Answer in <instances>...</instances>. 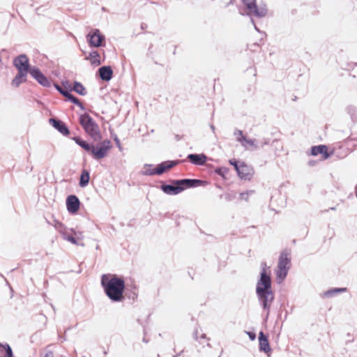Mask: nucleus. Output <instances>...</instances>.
I'll return each instance as SVG.
<instances>
[{"label":"nucleus","mask_w":357,"mask_h":357,"mask_svg":"<svg viewBox=\"0 0 357 357\" xmlns=\"http://www.w3.org/2000/svg\"><path fill=\"white\" fill-rule=\"evenodd\" d=\"M78 122L93 142H89L80 136H74L71 139L96 161L107 157L113 145L109 139H102L98 123L86 112L79 114Z\"/></svg>","instance_id":"nucleus-1"},{"label":"nucleus","mask_w":357,"mask_h":357,"mask_svg":"<svg viewBox=\"0 0 357 357\" xmlns=\"http://www.w3.org/2000/svg\"><path fill=\"white\" fill-rule=\"evenodd\" d=\"M261 271L257 281L255 293L259 301L260 307L266 314L264 321L266 322L271 311V307L275 301V292L272 287L271 271L266 261L260 264Z\"/></svg>","instance_id":"nucleus-2"},{"label":"nucleus","mask_w":357,"mask_h":357,"mask_svg":"<svg viewBox=\"0 0 357 357\" xmlns=\"http://www.w3.org/2000/svg\"><path fill=\"white\" fill-rule=\"evenodd\" d=\"M100 283L104 293L112 302L121 303L125 300L126 282L123 277L102 274Z\"/></svg>","instance_id":"nucleus-3"},{"label":"nucleus","mask_w":357,"mask_h":357,"mask_svg":"<svg viewBox=\"0 0 357 357\" xmlns=\"http://www.w3.org/2000/svg\"><path fill=\"white\" fill-rule=\"evenodd\" d=\"M289 255V254L286 250H283L280 254L275 270V280L278 284H281L284 281L291 268V257Z\"/></svg>","instance_id":"nucleus-4"},{"label":"nucleus","mask_w":357,"mask_h":357,"mask_svg":"<svg viewBox=\"0 0 357 357\" xmlns=\"http://www.w3.org/2000/svg\"><path fill=\"white\" fill-rule=\"evenodd\" d=\"M245 9L247 10L248 15H255L257 17L261 18L266 15L268 9L266 6L259 5L257 6V0H241Z\"/></svg>","instance_id":"nucleus-5"},{"label":"nucleus","mask_w":357,"mask_h":357,"mask_svg":"<svg viewBox=\"0 0 357 357\" xmlns=\"http://www.w3.org/2000/svg\"><path fill=\"white\" fill-rule=\"evenodd\" d=\"M328 147L326 144L312 146L310 148V155L312 156H317L321 155L324 160H328L332 155H335L336 157L340 158L339 155L335 150L328 151ZM344 157V156L340 157V158H343Z\"/></svg>","instance_id":"nucleus-6"},{"label":"nucleus","mask_w":357,"mask_h":357,"mask_svg":"<svg viewBox=\"0 0 357 357\" xmlns=\"http://www.w3.org/2000/svg\"><path fill=\"white\" fill-rule=\"evenodd\" d=\"M176 184L179 185L181 188V192L190 188H195L200 186H206L208 182L206 180L199 178H181L177 179Z\"/></svg>","instance_id":"nucleus-7"},{"label":"nucleus","mask_w":357,"mask_h":357,"mask_svg":"<svg viewBox=\"0 0 357 357\" xmlns=\"http://www.w3.org/2000/svg\"><path fill=\"white\" fill-rule=\"evenodd\" d=\"M87 41L91 47H102L105 45V36L98 29H92L86 36Z\"/></svg>","instance_id":"nucleus-8"},{"label":"nucleus","mask_w":357,"mask_h":357,"mask_svg":"<svg viewBox=\"0 0 357 357\" xmlns=\"http://www.w3.org/2000/svg\"><path fill=\"white\" fill-rule=\"evenodd\" d=\"M177 179H171L170 183H167L164 181H160V185L158 188L165 194L168 195H177L180 194L181 188L179 185L176 184Z\"/></svg>","instance_id":"nucleus-9"},{"label":"nucleus","mask_w":357,"mask_h":357,"mask_svg":"<svg viewBox=\"0 0 357 357\" xmlns=\"http://www.w3.org/2000/svg\"><path fill=\"white\" fill-rule=\"evenodd\" d=\"M82 203L76 195L71 194L67 196L66 205L68 212L71 215L77 214Z\"/></svg>","instance_id":"nucleus-10"},{"label":"nucleus","mask_w":357,"mask_h":357,"mask_svg":"<svg viewBox=\"0 0 357 357\" xmlns=\"http://www.w3.org/2000/svg\"><path fill=\"white\" fill-rule=\"evenodd\" d=\"M30 75L41 86L44 87H50L52 82L40 68H31Z\"/></svg>","instance_id":"nucleus-11"},{"label":"nucleus","mask_w":357,"mask_h":357,"mask_svg":"<svg viewBox=\"0 0 357 357\" xmlns=\"http://www.w3.org/2000/svg\"><path fill=\"white\" fill-rule=\"evenodd\" d=\"M50 124L58 132L62 134L63 136L68 137L70 134V130L68 125L62 120L53 117L49 119Z\"/></svg>","instance_id":"nucleus-12"},{"label":"nucleus","mask_w":357,"mask_h":357,"mask_svg":"<svg viewBox=\"0 0 357 357\" xmlns=\"http://www.w3.org/2000/svg\"><path fill=\"white\" fill-rule=\"evenodd\" d=\"M17 73L13 79L11 85L13 87H19L20 85L26 81L27 75L29 74L31 68H17Z\"/></svg>","instance_id":"nucleus-13"},{"label":"nucleus","mask_w":357,"mask_h":357,"mask_svg":"<svg viewBox=\"0 0 357 357\" xmlns=\"http://www.w3.org/2000/svg\"><path fill=\"white\" fill-rule=\"evenodd\" d=\"M254 169L251 165H248L245 162H242L241 166L237 176L245 181H250L253 174Z\"/></svg>","instance_id":"nucleus-14"},{"label":"nucleus","mask_w":357,"mask_h":357,"mask_svg":"<svg viewBox=\"0 0 357 357\" xmlns=\"http://www.w3.org/2000/svg\"><path fill=\"white\" fill-rule=\"evenodd\" d=\"M259 340V350L261 352H264L268 355L271 352V348L270 346L268 336L265 335L264 333L261 331L258 336Z\"/></svg>","instance_id":"nucleus-15"},{"label":"nucleus","mask_w":357,"mask_h":357,"mask_svg":"<svg viewBox=\"0 0 357 357\" xmlns=\"http://www.w3.org/2000/svg\"><path fill=\"white\" fill-rule=\"evenodd\" d=\"M114 76L113 68H98L96 77L103 82H109Z\"/></svg>","instance_id":"nucleus-16"},{"label":"nucleus","mask_w":357,"mask_h":357,"mask_svg":"<svg viewBox=\"0 0 357 357\" xmlns=\"http://www.w3.org/2000/svg\"><path fill=\"white\" fill-rule=\"evenodd\" d=\"M187 159L192 164L197 166L203 165L205 162L210 160L204 153H190L188 155Z\"/></svg>","instance_id":"nucleus-17"},{"label":"nucleus","mask_w":357,"mask_h":357,"mask_svg":"<svg viewBox=\"0 0 357 357\" xmlns=\"http://www.w3.org/2000/svg\"><path fill=\"white\" fill-rule=\"evenodd\" d=\"M13 67H32L29 64V59L25 54H21L15 57L13 61Z\"/></svg>","instance_id":"nucleus-18"},{"label":"nucleus","mask_w":357,"mask_h":357,"mask_svg":"<svg viewBox=\"0 0 357 357\" xmlns=\"http://www.w3.org/2000/svg\"><path fill=\"white\" fill-rule=\"evenodd\" d=\"M139 174L143 176H155L157 175L156 173V166L153 164H144L143 165L142 169L140 171Z\"/></svg>","instance_id":"nucleus-19"},{"label":"nucleus","mask_w":357,"mask_h":357,"mask_svg":"<svg viewBox=\"0 0 357 357\" xmlns=\"http://www.w3.org/2000/svg\"><path fill=\"white\" fill-rule=\"evenodd\" d=\"M0 353L1 357H15L11 347L7 342H0Z\"/></svg>","instance_id":"nucleus-20"},{"label":"nucleus","mask_w":357,"mask_h":357,"mask_svg":"<svg viewBox=\"0 0 357 357\" xmlns=\"http://www.w3.org/2000/svg\"><path fill=\"white\" fill-rule=\"evenodd\" d=\"M90 181V172L86 169H84L80 174L79 180V185L81 188L86 187Z\"/></svg>","instance_id":"nucleus-21"},{"label":"nucleus","mask_w":357,"mask_h":357,"mask_svg":"<svg viewBox=\"0 0 357 357\" xmlns=\"http://www.w3.org/2000/svg\"><path fill=\"white\" fill-rule=\"evenodd\" d=\"M61 234L64 240L68 241V242H70L73 245H80L82 246L84 245L83 243H79V238L77 236L76 234L73 235L66 231H61Z\"/></svg>","instance_id":"nucleus-22"},{"label":"nucleus","mask_w":357,"mask_h":357,"mask_svg":"<svg viewBox=\"0 0 357 357\" xmlns=\"http://www.w3.org/2000/svg\"><path fill=\"white\" fill-rule=\"evenodd\" d=\"M73 91L82 96H84L87 94L86 87L80 82L77 80L73 81Z\"/></svg>","instance_id":"nucleus-23"},{"label":"nucleus","mask_w":357,"mask_h":357,"mask_svg":"<svg viewBox=\"0 0 357 357\" xmlns=\"http://www.w3.org/2000/svg\"><path fill=\"white\" fill-rule=\"evenodd\" d=\"M347 291V287H333L324 292V297H333L339 294L346 292Z\"/></svg>","instance_id":"nucleus-24"},{"label":"nucleus","mask_w":357,"mask_h":357,"mask_svg":"<svg viewBox=\"0 0 357 357\" xmlns=\"http://www.w3.org/2000/svg\"><path fill=\"white\" fill-rule=\"evenodd\" d=\"M89 60L91 65L98 66L100 64V56L97 51H92L86 58Z\"/></svg>","instance_id":"nucleus-25"},{"label":"nucleus","mask_w":357,"mask_h":357,"mask_svg":"<svg viewBox=\"0 0 357 357\" xmlns=\"http://www.w3.org/2000/svg\"><path fill=\"white\" fill-rule=\"evenodd\" d=\"M241 145L245 149H247L248 146H253L255 149H257L259 147V141L255 139L248 138L247 137L245 139H243Z\"/></svg>","instance_id":"nucleus-26"},{"label":"nucleus","mask_w":357,"mask_h":357,"mask_svg":"<svg viewBox=\"0 0 357 357\" xmlns=\"http://www.w3.org/2000/svg\"><path fill=\"white\" fill-rule=\"evenodd\" d=\"M229 169L226 167H218L214 169V173L220 176L223 180H227V174L229 172Z\"/></svg>","instance_id":"nucleus-27"},{"label":"nucleus","mask_w":357,"mask_h":357,"mask_svg":"<svg viewBox=\"0 0 357 357\" xmlns=\"http://www.w3.org/2000/svg\"><path fill=\"white\" fill-rule=\"evenodd\" d=\"M242 162V160H240L235 158L229 160V165L234 167L235 171L236 172V174H238V172L240 170Z\"/></svg>","instance_id":"nucleus-28"},{"label":"nucleus","mask_w":357,"mask_h":357,"mask_svg":"<svg viewBox=\"0 0 357 357\" xmlns=\"http://www.w3.org/2000/svg\"><path fill=\"white\" fill-rule=\"evenodd\" d=\"M242 162V160H240L235 158L229 160V165L234 167L235 171L236 172V174H238V172L240 170Z\"/></svg>","instance_id":"nucleus-29"},{"label":"nucleus","mask_w":357,"mask_h":357,"mask_svg":"<svg viewBox=\"0 0 357 357\" xmlns=\"http://www.w3.org/2000/svg\"><path fill=\"white\" fill-rule=\"evenodd\" d=\"M219 197L220 199L224 198L226 202H231V201H233V200H234L236 199V195L234 192H226V193L220 195Z\"/></svg>","instance_id":"nucleus-30"},{"label":"nucleus","mask_w":357,"mask_h":357,"mask_svg":"<svg viewBox=\"0 0 357 357\" xmlns=\"http://www.w3.org/2000/svg\"><path fill=\"white\" fill-rule=\"evenodd\" d=\"M263 38H261L259 40V43H254L250 45H248V49L251 52H257L261 49V45L263 44Z\"/></svg>","instance_id":"nucleus-31"},{"label":"nucleus","mask_w":357,"mask_h":357,"mask_svg":"<svg viewBox=\"0 0 357 357\" xmlns=\"http://www.w3.org/2000/svg\"><path fill=\"white\" fill-rule=\"evenodd\" d=\"M64 98H66V101L70 102L75 105H77L78 102L80 101L79 99L75 96L73 95L72 93L68 92Z\"/></svg>","instance_id":"nucleus-32"},{"label":"nucleus","mask_w":357,"mask_h":357,"mask_svg":"<svg viewBox=\"0 0 357 357\" xmlns=\"http://www.w3.org/2000/svg\"><path fill=\"white\" fill-rule=\"evenodd\" d=\"M61 84L64 91H67L68 93H71L73 91V84L70 82V81L67 79L63 80L61 81Z\"/></svg>","instance_id":"nucleus-33"},{"label":"nucleus","mask_w":357,"mask_h":357,"mask_svg":"<svg viewBox=\"0 0 357 357\" xmlns=\"http://www.w3.org/2000/svg\"><path fill=\"white\" fill-rule=\"evenodd\" d=\"M167 172L164 162H162L156 165L157 175L160 176Z\"/></svg>","instance_id":"nucleus-34"},{"label":"nucleus","mask_w":357,"mask_h":357,"mask_svg":"<svg viewBox=\"0 0 357 357\" xmlns=\"http://www.w3.org/2000/svg\"><path fill=\"white\" fill-rule=\"evenodd\" d=\"M165 165V167H166V169L167 171L171 169L172 168L174 167L175 166H176L178 163H179V161L178 160H165V161H163Z\"/></svg>","instance_id":"nucleus-35"},{"label":"nucleus","mask_w":357,"mask_h":357,"mask_svg":"<svg viewBox=\"0 0 357 357\" xmlns=\"http://www.w3.org/2000/svg\"><path fill=\"white\" fill-rule=\"evenodd\" d=\"M234 135L236 136V141L241 144L243 143V139L246 138V136L243 135V131L238 129H235Z\"/></svg>","instance_id":"nucleus-36"},{"label":"nucleus","mask_w":357,"mask_h":357,"mask_svg":"<svg viewBox=\"0 0 357 357\" xmlns=\"http://www.w3.org/2000/svg\"><path fill=\"white\" fill-rule=\"evenodd\" d=\"M53 86L63 97H65L68 93L67 91H64V89L57 82L53 83Z\"/></svg>","instance_id":"nucleus-37"},{"label":"nucleus","mask_w":357,"mask_h":357,"mask_svg":"<svg viewBox=\"0 0 357 357\" xmlns=\"http://www.w3.org/2000/svg\"><path fill=\"white\" fill-rule=\"evenodd\" d=\"M112 138L115 142V144L116 146H117V148L119 149L120 151H121L123 150V148H122V146H121V141L120 139H119V137H117L116 135H112Z\"/></svg>","instance_id":"nucleus-38"},{"label":"nucleus","mask_w":357,"mask_h":357,"mask_svg":"<svg viewBox=\"0 0 357 357\" xmlns=\"http://www.w3.org/2000/svg\"><path fill=\"white\" fill-rule=\"evenodd\" d=\"M4 280H5V282H6V286H8V289H9L10 298H12L13 297V296H14V289L12 287V286L10 284L9 282L8 281V280L6 278H4Z\"/></svg>","instance_id":"nucleus-39"},{"label":"nucleus","mask_w":357,"mask_h":357,"mask_svg":"<svg viewBox=\"0 0 357 357\" xmlns=\"http://www.w3.org/2000/svg\"><path fill=\"white\" fill-rule=\"evenodd\" d=\"M245 333L248 335L250 340L253 341L256 339L257 335H256L255 332L250 331H245Z\"/></svg>","instance_id":"nucleus-40"},{"label":"nucleus","mask_w":357,"mask_h":357,"mask_svg":"<svg viewBox=\"0 0 357 357\" xmlns=\"http://www.w3.org/2000/svg\"><path fill=\"white\" fill-rule=\"evenodd\" d=\"M126 294L129 299H132L133 301L137 297V293L135 291V290L129 294L126 293Z\"/></svg>","instance_id":"nucleus-41"},{"label":"nucleus","mask_w":357,"mask_h":357,"mask_svg":"<svg viewBox=\"0 0 357 357\" xmlns=\"http://www.w3.org/2000/svg\"><path fill=\"white\" fill-rule=\"evenodd\" d=\"M270 144V140L268 139H264L263 142H259V147L263 148L265 145H268Z\"/></svg>","instance_id":"nucleus-42"},{"label":"nucleus","mask_w":357,"mask_h":357,"mask_svg":"<svg viewBox=\"0 0 357 357\" xmlns=\"http://www.w3.org/2000/svg\"><path fill=\"white\" fill-rule=\"evenodd\" d=\"M240 199L247 201L248 199V192H241L240 193Z\"/></svg>","instance_id":"nucleus-43"},{"label":"nucleus","mask_w":357,"mask_h":357,"mask_svg":"<svg viewBox=\"0 0 357 357\" xmlns=\"http://www.w3.org/2000/svg\"><path fill=\"white\" fill-rule=\"evenodd\" d=\"M250 21L252 22V24L254 25V27H255V29L258 31L259 33H261L262 34H264V36H266V34L264 33V32H261L257 26V25L255 24V21L252 18H250Z\"/></svg>","instance_id":"nucleus-44"},{"label":"nucleus","mask_w":357,"mask_h":357,"mask_svg":"<svg viewBox=\"0 0 357 357\" xmlns=\"http://www.w3.org/2000/svg\"><path fill=\"white\" fill-rule=\"evenodd\" d=\"M43 65L49 66V60L45 55L43 56Z\"/></svg>","instance_id":"nucleus-45"},{"label":"nucleus","mask_w":357,"mask_h":357,"mask_svg":"<svg viewBox=\"0 0 357 357\" xmlns=\"http://www.w3.org/2000/svg\"><path fill=\"white\" fill-rule=\"evenodd\" d=\"M43 357H54L53 352L51 351H47Z\"/></svg>","instance_id":"nucleus-46"},{"label":"nucleus","mask_w":357,"mask_h":357,"mask_svg":"<svg viewBox=\"0 0 357 357\" xmlns=\"http://www.w3.org/2000/svg\"><path fill=\"white\" fill-rule=\"evenodd\" d=\"M77 106L79 107L82 110H85L86 109L85 106L81 102V101H79L78 102Z\"/></svg>","instance_id":"nucleus-47"},{"label":"nucleus","mask_w":357,"mask_h":357,"mask_svg":"<svg viewBox=\"0 0 357 357\" xmlns=\"http://www.w3.org/2000/svg\"><path fill=\"white\" fill-rule=\"evenodd\" d=\"M147 26H147V24H146V23H144V22H143V23H142V24H141V29H146V28H147Z\"/></svg>","instance_id":"nucleus-48"},{"label":"nucleus","mask_w":357,"mask_h":357,"mask_svg":"<svg viewBox=\"0 0 357 357\" xmlns=\"http://www.w3.org/2000/svg\"><path fill=\"white\" fill-rule=\"evenodd\" d=\"M310 166H314L316 164V161L314 160H310L308 162Z\"/></svg>","instance_id":"nucleus-49"},{"label":"nucleus","mask_w":357,"mask_h":357,"mask_svg":"<svg viewBox=\"0 0 357 357\" xmlns=\"http://www.w3.org/2000/svg\"><path fill=\"white\" fill-rule=\"evenodd\" d=\"M197 334H198V331L197 330L195 331L194 333H193V335H194V337H195V340L198 339Z\"/></svg>","instance_id":"nucleus-50"},{"label":"nucleus","mask_w":357,"mask_h":357,"mask_svg":"<svg viewBox=\"0 0 357 357\" xmlns=\"http://www.w3.org/2000/svg\"><path fill=\"white\" fill-rule=\"evenodd\" d=\"M250 70H252V72H251V73L253 74V75H254V76H255V75H256V73H257V71H256V68H250Z\"/></svg>","instance_id":"nucleus-51"},{"label":"nucleus","mask_w":357,"mask_h":357,"mask_svg":"<svg viewBox=\"0 0 357 357\" xmlns=\"http://www.w3.org/2000/svg\"><path fill=\"white\" fill-rule=\"evenodd\" d=\"M188 275L191 278V279L194 280V277L190 271L188 272Z\"/></svg>","instance_id":"nucleus-52"},{"label":"nucleus","mask_w":357,"mask_h":357,"mask_svg":"<svg viewBox=\"0 0 357 357\" xmlns=\"http://www.w3.org/2000/svg\"><path fill=\"white\" fill-rule=\"evenodd\" d=\"M210 128H211V130L214 132H215V126H214L213 125H212V124H211V125L210 126Z\"/></svg>","instance_id":"nucleus-53"},{"label":"nucleus","mask_w":357,"mask_h":357,"mask_svg":"<svg viewBox=\"0 0 357 357\" xmlns=\"http://www.w3.org/2000/svg\"><path fill=\"white\" fill-rule=\"evenodd\" d=\"M52 73L56 76H58V75L59 74V73L57 70L53 71Z\"/></svg>","instance_id":"nucleus-54"},{"label":"nucleus","mask_w":357,"mask_h":357,"mask_svg":"<svg viewBox=\"0 0 357 357\" xmlns=\"http://www.w3.org/2000/svg\"><path fill=\"white\" fill-rule=\"evenodd\" d=\"M201 338H202V339H205V338H206V334H204V333L202 334V335H201Z\"/></svg>","instance_id":"nucleus-55"},{"label":"nucleus","mask_w":357,"mask_h":357,"mask_svg":"<svg viewBox=\"0 0 357 357\" xmlns=\"http://www.w3.org/2000/svg\"><path fill=\"white\" fill-rule=\"evenodd\" d=\"M175 137H176V140H178V141L181 139V137L178 135H176Z\"/></svg>","instance_id":"nucleus-56"},{"label":"nucleus","mask_w":357,"mask_h":357,"mask_svg":"<svg viewBox=\"0 0 357 357\" xmlns=\"http://www.w3.org/2000/svg\"><path fill=\"white\" fill-rule=\"evenodd\" d=\"M142 340H143V342H144L146 343H147L149 342V340H146L145 337H144Z\"/></svg>","instance_id":"nucleus-57"},{"label":"nucleus","mask_w":357,"mask_h":357,"mask_svg":"<svg viewBox=\"0 0 357 357\" xmlns=\"http://www.w3.org/2000/svg\"><path fill=\"white\" fill-rule=\"evenodd\" d=\"M278 140H276V139H275V140H273V141L272 142V144H273L274 143H278Z\"/></svg>","instance_id":"nucleus-58"},{"label":"nucleus","mask_w":357,"mask_h":357,"mask_svg":"<svg viewBox=\"0 0 357 357\" xmlns=\"http://www.w3.org/2000/svg\"><path fill=\"white\" fill-rule=\"evenodd\" d=\"M103 354L105 356H106L107 354V351L106 350H104Z\"/></svg>","instance_id":"nucleus-59"},{"label":"nucleus","mask_w":357,"mask_h":357,"mask_svg":"<svg viewBox=\"0 0 357 357\" xmlns=\"http://www.w3.org/2000/svg\"><path fill=\"white\" fill-rule=\"evenodd\" d=\"M152 47H153V45H151L149 46V51H150V52H151V49L152 48Z\"/></svg>","instance_id":"nucleus-60"},{"label":"nucleus","mask_w":357,"mask_h":357,"mask_svg":"<svg viewBox=\"0 0 357 357\" xmlns=\"http://www.w3.org/2000/svg\"><path fill=\"white\" fill-rule=\"evenodd\" d=\"M296 100H297V96H294V98H293V100L296 101Z\"/></svg>","instance_id":"nucleus-61"},{"label":"nucleus","mask_w":357,"mask_h":357,"mask_svg":"<svg viewBox=\"0 0 357 357\" xmlns=\"http://www.w3.org/2000/svg\"><path fill=\"white\" fill-rule=\"evenodd\" d=\"M354 67H357V62L354 63Z\"/></svg>","instance_id":"nucleus-62"},{"label":"nucleus","mask_w":357,"mask_h":357,"mask_svg":"<svg viewBox=\"0 0 357 357\" xmlns=\"http://www.w3.org/2000/svg\"><path fill=\"white\" fill-rule=\"evenodd\" d=\"M102 67L106 68V67H111L110 66H102Z\"/></svg>","instance_id":"nucleus-63"},{"label":"nucleus","mask_w":357,"mask_h":357,"mask_svg":"<svg viewBox=\"0 0 357 357\" xmlns=\"http://www.w3.org/2000/svg\"><path fill=\"white\" fill-rule=\"evenodd\" d=\"M344 69L347 70V71H349V68H344Z\"/></svg>","instance_id":"nucleus-64"}]
</instances>
